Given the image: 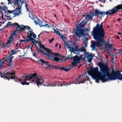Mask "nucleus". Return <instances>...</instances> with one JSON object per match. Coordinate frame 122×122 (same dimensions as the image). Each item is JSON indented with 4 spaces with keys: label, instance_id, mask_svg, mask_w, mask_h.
<instances>
[{
    "label": "nucleus",
    "instance_id": "1",
    "mask_svg": "<svg viewBox=\"0 0 122 122\" xmlns=\"http://www.w3.org/2000/svg\"><path fill=\"white\" fill-rule=\"evenodd\" d=\"M100 67V72L97 67L91 69L90 71H87L88 75L91 76L93 79L96 80L97 83L101 80L102 82H105L108 80H115L118 79L122 81V75L118 71L113 70L109 74L110 69L104 66L101 62L99 63Z\"/></svg>",
    "mask_w": 122,
    "mask_h": 122
},
{
    "label": "nucleus",
    "instance_id": "2",
    "mask_svg": "<svg viewBox=\"0 0 122 122\" xmlns=\"http://www.w3.org/2000/svg\"><path fill=\"white\" fill-rule=\"evenodd\" d=\"M85 72L84 74L80 75L77 79H76V81H73L68 83H63L62 84H61L60 82L55 81L53 82L48 84L44 83L43 79L40 76H37L36 73L31 74V82L32 84H36V85L39 87L42 85L45 86H48L54 87V86H68V85H70L71 84H79L80 83H83L86 80H90L89 77L86 75Z\"/></svg>",
    "mask_w": 122,
    "mask_h": 122
},
{
    "label": "nucleus",
    "instance_id": "3",
    "mask_svg": "<svg viewBox=\"0 0 122 122\" xmlns=\"http://www.w3.org/2000/svg\"><path fill=\"white\" fill-rule=\"evenodd\" d=\"M92 35L93 36L94 38L96 41H91V47L92 48V50H94L96 48V46H99L101 43H104L103 38L105 36V33L102 24L100 25L99 23L97 24L93 28V30L92 31Z\"/></svg>",
    "mask_w": 122,
    "mask_h": 122
},
{
    "label": "nucleus",
    "instance_id": "4",
    "mask_svg": "<svg viewBox=\"0 0 122 122\" xmlns=\"http://www.w3.org/2000/svg\"><path fill=\"white\" fill-rule=\"evenodd\" d=\"M0 75L1 77L4 78L5 80L8 79V80H9L10 79H15L16 81H21V84L23 85H29V83L27 82L30 80V76L29 75L27 76L25 74L22 76L20 79L16 78L15 76V73L13 71H10L8 72L6 71L3 74L0 72Z\"/></svg>",
    "mask_w": 122,
    "mask_h": 122
},
{
    "label": "nucleus",
    "instance_id": "5",
    "mask_svg": "<svg viewBox=\"0 0 122 122\" xmlns=\"http://www.w3.org/2000/svg\"><path fill=\"white\" fill-rule=\"evenodd\" d=\"M85 20H83L77 27H76L75 29H74L73 32L74 33V36H76L77 37L80 39L81 37L88 35V33L87 31L89 30L88 29L86 28L84 30L83 29L85 27V24L87 22V21H86L85 23H84V21Z\"/></svg>",
    "mask_w": 122,
    "mask_h": 122
},
{
    "label": "nucleus",
    "instance_id": "6",
    "mask_svg": "<svg viewBox=\"0 0 122 122\" xmlns=\"http://www.w3.org/2000/svg\"><path fill=\"white\" fill-rule=\"evenodd\" d=\"M37 44L36 45L37 46L36 49L38 52H40L42 54L45 55L48 58L55 61V59L57 56L58 54L56 53L53 54L50 50L47 49H46L44 46H41L40 45H39V43Z\"/></svg>",
    "mask_w": 122,
    "mask_h": 122
},
{
    "label": "nucleus",
    "instance_id": "7",
    "mask_svg": "<svg viewBox=\"0 0 122 122\" xmlns=\"http://www.w3.org/2000/svg\"><path fill=\"white\" fill-rule=\"evenodd\" d=\"M31 14L32 15V16H31V19L34 20V22L35 23L36 25L38 24V22L37 21H38L39 25L41 27L44 26V22L40 21V20L37 17L34 13H31Z\"/></svg>",
    "mask_w": 122,
    "mask_h": 122
},
{
    "label": "nucleus",
    "instance_id": "8",
    "mask_svg": "<svg viewBox=\"0 0 122 122\" xmlns=\"http://www.w3.org/2000/svg\"><path fill=\"white\" fill-rule=\"evenodd\" d=\"M32 31V30L31 29V42L33 44H35L36 48L37 46L36 45V44H37V43H39V45H40L41 46H42L43 45L41 44V41H36V40L35 39H36V35Z\"/></svg>",
    "mask_w": 122,
    "mask_h": 122
},
{
    "label": "nucleus",
    "instance_id": "9",
    "mask_svg": "<svg viewBox=\"0 0 122 122\" xmlns=\"http://www.w3.org/2000/svg\"><path fill=\"white\" fill-rule=\"evenodd\" d=\"M82 57L81 55H80V57L76 55L75 56L73 57V63H72V66H77V64L79 62L80 59Z\"/></svg>",
    "mask_w": 122,
    "mask_h": 122
},
{
    "label": "nucleus",
    "instance_id": "10",
    "mask_svg": "<svg viewBox=\"0 0 122 122\" xmlns=\"http://www.w3.org/2000/svg\"><path fill=\"white\" fill-rule=\"evenodd\" d=\"M113 14H114L112 9L111 10H107L106 12L103 11L101 12L100 14V17L102 18L104 16L106 15H112Z\"/></svg>",
    "mask_w": 122,
    "mask_h": 122
},
{
    "label": "nucleus",
    "instance_id": "11",
    "mask_svg": "<svg viewBox=\"0 0 122 122\" xmlns=\"http://www.w3.org/2000/svg\"><path fill=\"white\" fill-rule=\"evenodd\" d=\"M112 9L114 14L117 12L122 11V4L116 6Z\"/></svg>",
    "mask_w": 122,
    "mask_h": 122
},
{
    "label": "nucleus",
    "instance_id": "12",
    "mask_svg": "<svg viewBox=\"0 0 122 122\" xmlns=\"http://www.w3.org/2000/svg\"><path fill=\"white\" fill-rule=\"evenodd\" d=\"M27 35L25 39L21 40L20 41V42L24 41L26 43H27L30 41V31L29 30L27 32Z\"/></svg>",
    "mask_w": 122,
    "mask_h": 122
},
{
    "label": "nucleus",
    "instance_id": "13",
    "mask_svg": "<svg viewBox=\"0 0 122 122\" xmlns=\"http://www.w3.org/2000/svg\"><path fill=\"white\" fill-rule=\"evenodd\" d=\"M40 61L41 62L42 65L44 66L46 69H49L50 67V66L49 65V63L48 62H46L44 61L42 59L40 60Z\"/></svg>",
    "mask_w": 122,
    "mask_h": 122
},
{
    "label": "nucleus",
    "instance_id": "14",
    "mask_svg": "<svg viewBox=\"0 0 122 122\" xmlns=\"http://www.w3.org/2000/svg\"><path fill=\"white\" fill-rule=\"evenodd\" d=\"M13 35L11 34V36L9 38V40L6 43V46H7V47L10 46L12 44V43L14 39V38L12 37Z\"/></svg>",
    "mask_w": 122,
    "mask_h": 122
},
{
    "label": "nucleus",
    "instance_id": "15",
    "mask_svg": "<svg viewBox=\"0 0 122 122\" xmlns=\"http://www.w3.org/2000/svg\"><path fill=\"white\" fill-rule=\"evenodd\" d=\"M59 55L58 54L57 55V57H56V58L55 59V61H57V62H63V61H66L67 60L69 59H70V57H67L65 59H59L58 58V57H59Z\"/></svg>",
    "mask_w": 122,
    "mask_h": 122
},
{
    "label": "nucleus",
    "instance_id": "16",
    "mask_svg": "<svg viewBox=\"0 0 122 122\" xmlns=\"http://www.w3.org/2000/svg\"><path fill=\"white\" fill-rule=\"evenodd\" d=\"M70 51L71 53L73 52L74 53L77 54L78 51H80V49H79L78 47L76 46L74 48H72L70 49Z\"/></svg>",
    "mask_w": 122,
    "mask_h": 122
},
{
    "label": "nucleus",
    "instance_id": "17",
    "mask_svg": "<svg viewBox=\"0 0 122 122\" xmlns=\"http://www.w3.org/2000/svg\"><path fill=\"white\" fill-rule=\"evenodd\" d=\"M94 15V14L91 11L90 14H87L86 15V19L87 20V21L89 20L92 19Z\"/></svg>",
    "mask_w": 122,
    "mask_h": 122
},
{
    "label": "nucleus",
    "instance_id": "18",
    "mask_svg": "<svg viewBox=\"0 0 122 122\" xmlns=\"http://www.w3.org/2000/svg\"><path fill=\"white\" fill-rule=\"evenodd\" d=\"M20 9V8L19 7L16 8L15 9V11L14 12V13H13V15H14V17H15L18 15L20 13L21 11Z\"/></svg>",
    "mask_w": 122,
    "mask_h": 122
},
{
    "label": "nucleus",
    "instance_id": "19",
    "mask_svg": "<svg viewBox=\"0 0 122 122\" xmlns=\"http://www.w3.org/2000/svg\"><path fill=\"white\" fill-rule=\"evenodd\" d=\"M44 26L49 28H51L53 26V24L49 22H44Z\"/></svg>",
    "mask_w": 122,
    "mask_h": 122
},
{
    "label": "nucleus",
    "instance_id": "20",
    "mask_svg": "<svg viewBox=\"0 0 122 122\" xmlns=\"http://www.w3.org/2000/svg\"><path fill=\"white\" fill-rule=\"evenodd\" d=\"M86 58L87 59L88 61L90 63L91 62L93 58L92 55L91 54H88Z\"/></svg>",
    "mask_w": 122,
    "mask_h": 122
},
{
    "label": "nucleus",
    "instance_id": "21",
    "mask_svg": "<svg viewBox=\"0 0 122 122\" xmlns=\"http://www.w3.org/2000/svg\"><path fill=\"white\" fill-rule=\"evenodd\" d=\"M19 30L20 29L18 28V26L12 34V35H15L16 36L17 34L19 32Z\"/></svg>",
    "mask_w": 122,
    "mask_h": 122
},
{
    "label": "nucleus",
    "instance_id": "22",
    "mask_svg": "<svg viewBox=\"0 0 122 122\" xmlns=\"http://www.w3.org/2000/svg\"><path fill=\"white\" fill-rule=\"evenodd\" d=\"M60 69L61 70H64L66 72L68 71L70 69H69L68 68L65 67H61Z\"/></svg>",
    "mask_w": 122,
    "mask_h": 122
},
{
    "label": "nucleus",
    "instance_id": "23",
    "mask_svg": "<svg viewBox=\"0 0 122 122\" xmlns=\"http://www.w3.org/2000/svg\"><path fill=\"white\" fill-rule=\"evenodd\" d=\"M12 59H9L10 61L7 64V65L9 67H11L13 65V62L12 61Z\"/></svg>",
    "mask_w": 122,
    "mask_h": 122
},
{
    "label": "nucleus",
    "instance_id": "24",
    "mask_svg": "<svg viewBox=\"0 0 122 122\" xmlns=\"http://www.w3.org/2000/svg\"><path fill=\"white\" fill-rule=\"evenodd\" d=\"M11 52L10 53V54L9 55V56L10 57H12V56H11L12 55L16 54V52H17V51H16L15 50H11Z\"/></svg>",
    "mask_w": 122,
    "mask_h": 122
},
{
    "label": "nucleus",
    "instance_id": "25",
    "mask_svg": "<svg viewBox=\"0 0 122 122\" xmlns=\"http://www.w3.org/2000/svg\"><path fill=\"white\" fill-rule=\"evenodd\" d=\"M64 44L65 45L66 47L67 48V49H69V51H70V50L71 48H72L69 45V44L68 43H67V42H64Z\"/></svg>",
    "mask_w": 122,
    "mask_h": 122
},
{
    "label": "nucleus",
    "instance_id": "26",
    "mask_svg": "<svg viewBox=\"0 0 122 122\" xmlns=\"http://www.w3.org/2000/svg\"><path fill=\"white\" fill-rule=\"evenodd\" d=\"M18 28H19L20 30L24 32H24V26L23 25H18Z\"/></svg>",
    "mask_w": 122,
    "mask_h": 122
},
{
    "label": "nucleus",
    "instance_id": "27",
    "mask_svg": "<svg viewBox=\"0 0 122 122\" xmlns=\"http://www.w3.org/2000/svg\"><path fill=\"white\" fill-rule=\"evenodd\" d=\"M101 12L97 10H96L94 13V15L95 16L100 15Z\"/></svg>",
    "mask_w": 122,
    "mask_h": 122
},
{
    "label": "nucleus",
    "instance_id": "28",
    "mask_svg": "<svg viewBox=\"0 0 122 122\" xmlns=\"http://www.w3.org/2000/svg\"><path fill=\"white\" fill-rule=\"evenodd\" d=\"M13 57H10L9 56L8 57H4L3 58V61H4V62L5 61H6L7 60L8 61L9 60V59H13Z\"/></svg>",
    "mask_w": 122,
    "mask_h": 122
},
{
    "label": "nucleus",
    "instance_id": "29",
    "mask_svg": "<svg viewBox=\"0 0 122 122\" xmlns=\"http://www.w3.org/2000/svg\"><path fill=\"white\" fill-rule=\"evenodd\" d=\"M54 32L57 34L58 35L60 36L61 34L60 33V31L58 30V29H56V30L54 29Z\"/></svg>",
    "mask_w": 122,
    "mask_h": 122
},
{
    "label": "nucleus",
    "instance_id": "30",
    "mask_svg": "<svg viewBox=\"0 0 122 122\" xmlns=\"http://www.w3.org/2000/svg\"><path fill=\"white\" fill-rule=\"evenodd\" d=\"M60 37L62 39V40L64 42H65L66 41V38L65 36H63L61 35L60 36Z\"/></svg>",
    "mask_w": 122,
    "mask_h": 122
},
{
    "label": "nucleus",
    "instance_id": "31",
    "mask_svg": "<svg viewBox=\"0 0 122 122\" xmlns=\"http://www.w3.org/2000/svg\"><path fill=\"white\" fill-rule=\"evenodd\" d=\"M24 32H25V30H30V27L28 26H24Z\"/></svg>",
    "mask_w": 122,
    "mask_h": 122
},
{
    "label": "nucleus",
    "instance_id": "32",
    "mask_svg": "<svg viewBox=\"0 0 122 122\" xmlns=\"http://www.w3.org/2000/svg\"><path fill=\"white\" fill-rule=\"evenodd\" d=\"M9 15V13L8 11H6L4 13V17L6 16Z\"/></svg>",
    "mask_w": 122,
    "mask_h": 122
},
{
    "label": "nucleus",
    "instance_id": "33",
    "mask_svg": "<svg viewBox=\"0 0 122 122\" xmlns=\"http://www.w3.org/2000/svg\"><path fill=\"white\" fill-rule=\"evenodd\" d=\"M108 47H109V49H112V48H113V47H112V44H109L108 45Z\"/></svg>",
    "mask_w": 122,
    "mask_h": 122
},
{
    "label": "nucleus",
    "instance_id": "34",
    "mask_svg": "<svg viewBox=\"0 0 122 122\" xmlns=\"http://www.w3.org/2000/svg\"><path fill=\"white\" fill-rule=\"evenodd\" d=\"M5 17V18L7 20H9L10 19V15H9L6 16Z\"/></svg>",
    "mask_w": 122,
    "mask_h": 122
},
{
    "label": "nucleus",
    "instance_id": "35",
    "mask_svg": "<svg viewBox=\"0 0 122 122\" xmlns=\"http://www.w3.org/2000/svg\"><path fill=\"white\" fill-rule=\"evenodd\" d=\"M15 10H13L12 11H11L9 10H8V11L9 13V14L10 13H12V12H15Z\"/></svg>",
    "mask_w": 122,
    "mask_h": 122
},
{
    "label": "nucleus",
    "instance_id": "36",
    "mask_svg": "<svg viewBox=\"0 0 122 122\" xmlns=\"http://www.w3.org/2000/svg\"><path fill=\"white\" fill-rule=\"evenodd\" d=\"M4 63V61H0V69H1V67L2 66V64Z\"/></svg>",
    "mask_w": 122,
    "mask_h": 122
},
{
    "label": "nucleus",
    "instance_id": "37",
    "mask_svg": "<svg viewBox=\"0 0 122 122\" xmlns=\"http://www.w3.org/2000/svg\"><path fill=\"white\" fill-rule=\"evenodd\" d=\"M0 9L2 10H4L3 9H5V10H6V9H7V8L5 6H4V7H3V8H2L1 7H0Z\"/></svg>",
    "mask_w": 122,
    "mask_h": 122
},
{
    "label": "nucleus",
    "instance_id": "38",
    "mask_svg": "<svg viewBox=\"0 0 122 122\" xmlns=\"http://www.w3.org/2000/svg\"><path fill=\"white\" fill-rule=\"evenodd\" d=\"M18 25H19L18 23H14L12 24V25L14 27L16 26H18Z\"/></svg>",
    "mask_w": 122,
    "mask_h": 122
},
{
    "label": "nucleus",
    "instance_id": "39",
    "mask_svg": "<svg viewBox=\"0 0 122 122\" xmlns=\"http://www.w3.org/2000/svg\"><path fill=\"white\" fill-rule=\"evenodd\" d=\"M54 38H52L50 40H49V41L50 43L52 42L54 40Z\"/></svg>",
    "mask_w": 122,
    "mask_h": 122
},
{
    "label": "nucleus",
    "instance_id": "40",
    "mask_svg": "<svg viewBox=\"0 0 122 122\" xmlns=\"http://www.w3.org/2000/svg\"><path fill=\"white\" fill-rule=\"evenodd\" d=\"M19 2H17V1H16V2H14V5H17V6H18V7H19V6H19V5H18V3H19Z\"/></svg>",
    "mask_w": 122,
    "mask_h": 122
},
{
    "label": "nucleus",
    "instance_id": "41",
    "mask_svg": "<svg viewBox=\"0 0 122 122\" xmlns=\"http://www.w3.org/2000/svg\"><path fill=\"white\" fill-rule=\"evenodd\" d=\"M84 48L83 47H81V48L80 50V51H83Z\"/></svg>",
    "mask_w": 122,
    "mask_h": 122
},
{
    "label": "nucleus",
    "instance_id": "42",
    "mask_svg": "<svg viewBox=\"0 0 122 122\" xmlns=\"http://www.w3.org/2000/svg\"><path fill=\"white\" fill-rule=\"evenodd\" d=\"M30 47V46L29 45H26L25 46V48L27 49H29Z\"/></svg>",
    "mask_w": 122,
    "mask_h": 122
},
{
    "label": "nucleus",
    "instance_id": "43",
    "mask_svg": "<svg viewBox=\"0 0 122 122\" xmlns=\"http://www.w3.org/2000/svg\"><path fill=\"white\" fill-rule=\"evenodd\" d=\"M32 54L34 56H36V53L35 52H33L32 53Z\"/></svg>",
    "mask_w": 122,
    "mask_h": 122
},
{
    "label": "nucleus",
    "instance_id": "44",
    "mask_svg": "<svg viewBox=\"0 0 122 122\" xmlns=\"http://www.w3.org/2000/svg\"><path fill=\"white\" fill-rule=\"evenodd\" d=\"M42 34V33H41L38 36V37H40V36Z\"/></svg>",
    "mask_w": 122,
    "mask_h": 122
},
{
    "label": "nucleus",
    "instance_id": "45",
    "mask_svg": "<svg viewBox=\"0 0 122 122\" xmlns=\"http://www.w3.org/2000/svg\"><path fill=\"white\" fill-rule=\"evenodd\" d=\"M60 57L62 58H64V57L61 56H60Z\"/></svg>",
    "mask_w": 122,
    "mask_h": 122
},
{
    "label": "nucleus",
    "instance_id": "46",
    "mask_svg": "<svg viewBox=\"0 0 122 122\" xmlns=\"http://www.w3.org/2000/svg\"><path fill=\"white\" fill-rule=\"evenodd\" d=\"M81 65H82L81 64L79 65V66L78 67V68H79L81 66Z\"/></svg>",
    "mask_w": 122,
    "mask_h": 122
},
{
    "label": "nucleus",
    "instance_id": "47",
    "mask_svg": "<svg viewBox=\"0 0 122 122\" xmlns=\"http://www.w3.org/2000/svg\"><path fill=\"white\" fill-rule=\"evenodd\" d=\"M121 20V19L120 18H119L117 20V21H120Z\"/></svg>",
    "mask_w": 122,
    "mask_h": 122
},
{
    "label": "nucleus",
    "instance_id": "48",
    "mask_svg": "<svg viewBox=\"0 0 122 122\" xmlns=\"http://www.w3.org/2000/svg\"><path fill=\"white\" fill-rule=\"evenodd\" d=\"M117 34L120 35H121V34H122V33H121L120 32H118L117 33Z\"/></svg>",
    "mask_w": 122,
    "mask_h": 122
},
{
    "label": "nucleus",
    "instance_id": "49",
    "mask_svg": "<svg viewBox=\"0 0 122 122\" xmlns=\"http://www.w3.org/2000/svg\"><path fill=\"white\" fill-rule=\"evenodd\" d=\"M116 38H117L118 39H119V36H116Z\"/></svg>",
    "mask_w": 122,
    "mask_h": 122
},
{
    "label": "nucleus",
    "instance_id": "50",
    "mask_svg": "<svg viewBox=\"0 0 122 122\" xmlns=\"http://www.w3.org/2000/svg\"><path fill=\"white\" fill-rule=\"evenodd\" d=\"M26 9H27V11H29V9H28V8H26Z\"/></svg>",
    "mask_w": 122,
    "mask_h": 122
},
{
    "label": "nucleus",
    "instance_id": "51",
    "mask_svg": "<svg viewBox=\"0 0 122 122\" xmlns=\"http://www.w3.org/2000/svg\"><path fill=\"white\" fill-rule=\"evenodd\" d=\"M58 43H56V45H55V46H58Z\"/></svg>",
    "mask_w": 122,
    "mask_h": 122
},
{
    "label": "nucleus",
    "instance_id": "52",
    "mask_svg": "<svg viewBox=\"0 0 122 122\" xmlns=\"http://www.w3.org/2000/svg\"><path fill=\"white\" fill-rule=\"evenodd\" d=\"M25 7H26V8H28V5H25Z\"/></svg>",
    "mask_w": 122,
    "mask_h": 122
},
{
    "label": "nucleus",
    "instance_id": "53",
    "mask_svg": "<svg viewBox=\"0 0 122 122\" xmlns=\"http://www.w3.org/2000/svg\"><path fill=\"white\" fill-rule=\"evenodd\" d=\"M2 19L3 20H4V18L3 17V15L2 16Z\"/></svg>",
    "mask_w": 122,
    "mask_h": 122
},
{
    "label": "nucleus",
    "instance_id": "54",
    "mask_svg": "<svg viewBox=\"0 0 122 122\" xmlns=\"http://www.w3.org/2000/svg\"><path fill=\"white\" fill-rule=\"evenodd\" d=\"M18 43H17L15 45L16 46H18Z\"/></svg>",
    "mask_w": 122,
    "mask_h": 122
},
{
    "label": "nucleus",
    "instance_id": "55",
    "mask_svg": "<svg viewBox=\"0 0 122 122\" xmlns=\"http://www.w3.org/2000/svg\"><path fill=\"white\" fill-rule=\"evenodd\" d=\"M98 0L99 1H100V2L102 1V0Z\"/></svg>",
    "mask_w": 122,
    "mask_h": 122
},
{
    "label": "nucleus",
    "instance_id": "56",
    "mask_svg": "<svg viewBox=\"0 0 122 122\" xmlns=\"http://www.w3.org/2000/svg\"><path fill=\"white\" fill-rule=\"evenodd\" d=\"M24 2L23 1H22V2H21V4H22Z\"/></svg>",
    "mask_w": 122,
    "mask_h": 122
},
{
    "label": "nucleus",
    "instance_id": "57",
    "mask_svg": "<svg viewBox=\"0 0 122 122\" xmlns=\"http://www.w3.org/2000/svg\"><path fill=\"white\" fill-rule=\"evenodd\" d=\"M87 45L86 44H85V47H86L87 46Z\"/></svg>",
    "mask_w": 122,
    "mask_h": 122
},
{
    "label": "nucleus",
    "instance_id": "58",
    "mask_svg": "<svg viewBox=\"0 0 122 122\" xmlns=\"http://www.w3.org/2000/svg\"><path fill=\"white\" fill-rule=\"evenodd\" d=\"M60 46H59V48H61V46L60 45Z\"/></svg>",
    "mask_w": 122,
    "mask_h": 122
},
{
    "label": "nucleus",
    "instance_id": "59",
    "mask_svg": "<svg viewBox=\"0 0 122 122\" xmlns=\"http://www.w3.org/2000/svg\"><path fill=\"white\" fill-rule=\"evenodd\" d=\"M29 17H30L31 16H30V13H29Z\"/></svg>",
    "mask_w": 122,
    "mask_h": 122
},
{
    "label": "nucleus",
    "instance_id": "60",
    "mask_svg": "<svg viewBox=\"0 0 122 122\" xmlns=\"http://www.w3.org/2000/svg\"><path fill=\"white\" fill-rule=\"evenodd\" d=\"M121 37H122V34H121Z\"/></svg>",
    "mask_w": 122,
    "mask_h": 122
},
{
    "label": "nucleus",
    "instance_id": "61",
    "mask_svg": "<svg viewBox=\"0 0 122 122\" xmlns=\"http://www.w3.org/2000/svg\"><path fill=\"white\" fill-rule=\"evenodd\" d=\"M103 1L105 2V0H103Z\"/></svg>",
    "mask_w": 122,
    "mask_h": 122
},
{
    "label": "nucleus",
    "instance_id": "62",
    "mask_svg": "<svg viewBox=\"0 0 122 122\" xmlns=\"http://www.w3.org/2000/svg\"><path fill=\"white\" fill-rule=\"evenodd\" d=\"M114 51H116V49H114Z\"/></svg>",
    "mask_w": 122,
    "mask_h": 122
},
{
    "label": "nucleus",
    "instance_id": "63",
    "mask_svg": "<svg viewBox=\"0 0 122 122\" xmlns=\"http://www.w3.org/2000/svg\"><path fill=\"white\" fill-rule=\"evenodd\" d=\"M103 46V45H101V46Z\"/></svg>",
    "mask_w": 122,
    "mask_h": 122
},
{
    "label": "nucleus",
    "instance_id": "64",
    "mask_svg": "<svg viewBox=\"0 0 122 122\" xmlns=\"http://www.w3.org/2000/svg\"><path fill=\"white\" fill-rule=\"evenodd\" d=\"M108 57V56H107L106 57H107H107Z\"/></svg>",
    "mask_w": 122,
    "mask_h": 122
}]
</instances>
